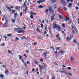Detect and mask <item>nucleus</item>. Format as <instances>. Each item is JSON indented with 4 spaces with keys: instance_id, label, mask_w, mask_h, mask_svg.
<instances>
[{
    "instance_id": "nucleus-22",
    "label": "nucleus",
    "mask_w": 79,
    "mask_h": 79,
    "mask_svg": "<svg viewBox=\"0 0 79 79\" xmlns=\"http://www.w3.org/2000/svg\"><path fill=\"white\" fill-rule=\"evenodd\" d=\"M12 35L11 34H7V36H8V37H10V36H11Z\"/></svg>"
},
{
    "instance_id": "nucleus-35",
    "label": "nucleus",
    "mask_w": 79,
    "mask_h": 79,
    "mask_svg": "<svg viewBox=\"0 0 79 79\" xmlns=\"http://www.w3.org/2000/svg\"><path fill=\"white\" fill-rule=\"evenodd\" d=\"M73 42H74V43H75V44H76V43H77V41H76V39H75V40H74L73 41Z\"/></svg>"
},
{
    "instance_id": "nucleus-3",
    "label": "nucleus",
    "mask_w": 79,
    "mask_h": 79,
    "mask_svg": "<svg viewBox=\"0 0 79 79\" xmlns=\"http://www.w3.org/2000/svg\"><path fill=\"white\" fill-rule=\"evenodd\" d=\"M53 9H52V7H50L49 10V13H53Z\"/></svg>"
},
{
    "instance_id": "nucleus-2",
    "label": "nucleus",
    "mask_w": 79,
    "mask_h": 79,
    "mask_svg": "<svg viewBox=\"0 0 79 79\" xmlns=\"http://www.w3.org/2000/svg\"><path fill=\"white\" fill-rule=\"evenodd\" d=\"M45 66H46V65L45 64H44V65H39V68L40 70L41 71H42V69L45 68Z\"/></svg>"
},
{
    "instance_id": "nucleus-40",
    "label": "nucleus",
    "mask_w": 79,
    "mask_h": 79,
    "mask_svg": "<svg viewBox=\"0 0 79 79\" xmlns=\"http://www.w3.org/2000/svg\"><path fill=\"white\" fill-rule=\"evenodd\" d=\"M18 32V33H21V32H22V30L19 31Z\"/></svg>"
},
{
    "instance_id": "nucleus-4",
    "label": "nucleus",
    "mask_w": 79,
    "mask_h": 79,
    "mask_svg": "<svg viewBox=\"0 0 79 79\" xmlns=\"http://www.w3.org/2000/svg\"><path fill=\"white\" fill-rule=\"evenodd\" d=\"M59 35H60V34H58L56 36V37H57V40L58 41H60V40H61V37H59Z\"/></svg>"
},
{
    "instance_id": "nucleus-12",
    "label": "nucleus",
    "mask_w": 79,
    "mask_h": 79,
    "mask_svg": "<svg viewBox=\"0 0 79 79\" xmlns=\"http://www.w3.org/2000/svg\"><path fill=\"white\" fill-rule=\"evenodd\" d=\"M7 23H8V20H6L5 23L3 25V26L4 27H6L7 26H6V24H7Z\"/></svg>"
},
{
    "instance_id": "nucleus-36",
    "label": "nucleus",
    "mask_w": 79,
    "mask_h": 79,
    "mask_svg": "<svg viewBox=\"0 0 79 79\" xmlns=\"http://www.w3.org/2000/svg\"><path fill=\"white\" fill-rule=\"evenodd\" d=\"M23 64H24L25 66H27V64H26V63L25 62H23Z\"/></svg>"
},
{
    "instance_id": "nucleus-61",
    "label": "nucleus",
    "mask_w": 79,
    "mask_h": 79,
    "mask_svg": "<svg viewBox=\"0 0 79 79\" xmlns=\"http://www.w3.org/2000/svg\"><path fill=\"white\" fill-rule=\"evenodd\" d=\"M26 74L27 75H28V74H29V73H28V70H27V72H26Z\"/></svg>"
},
{
    "instance_id": "nucleus-60",
    "label": "nucleus",
    "mask_w": 79,
    "mask_h": 79,
    "mask_svg": "<svg viewBox=\"0 0 79 79\" xmlns=\"http://www.w3.org/2000/svg\"><path fill=\"white\" fill-rule=\"evenodd\" d=\"M44 61V60L43 59H40V61L42 62V61Z\"/></svg>"
},
{
    "instance_id": "nucleus-16",
    "label": "nucleus",
    "mask_w": 79,
    "mask_h": 79,
    "mask_svg": "<svg viewBox=\"0 0 79 79\" xmlns=\"http://www.w3.org/2000/svg\"><path fill=\"white\" fill-rule=\"evenodd\" d=\"M47 54H48V53H47V52H45L44 53H43V55H44V56L45 57H46V55H47Z\"/></svg>"
},
{
    "instance_id": "nucleus-27",
    "label": "nucleus",
    "mask_w": 79,
    "mask_h": 79,
    "mask_svg": "<svg viewBox=\"0 0 79 79\" xmlns=\"http://www.w3.org/2000/svg\"><path fill=\"white\" fill-rule=\"evenodd\" d=\"M0 77H1V78H3V77H4V76L3 75L1 74L0 75Z\"/></svg>"
},
{
    "instance_id": "nucleus-20",
    "label": "nucleus",
    "mask_w": 79,
    "mask_h": 79,
    "mask_svg": "<svg viewBox=\"0 0 79 79\" xmlns=\"http://www.w3.org/2000/svg\"><path fill=\"white\" fill-rule=\"evenodd\" d=\"M50 48H52V50L54 51V52H55V49H54V48L53 46H51Z\"/></svg>"
},
{
    "instance_id": "nucleus-10",
    "label": "nucleus",
    "mask_w": 79,
    "mask_h": 79,
    "mask_svg": "<svg viewBox=\"0 0 79 79\" xmlns=\"http://www.w3.org/2000/svg\"><path fill=\"white\" fill-rule=\"evenodd\" d=\"M64 20H65V21H69V18L66 17L65 19H64Z\"/></svg>"
},
{
    "instance_id": "nucleus-51",
    "label": "nucleus",
    "mask_w": 79,
    "mask_h": 79,
    "mask_svg": "<svg viewBox=\"0 0 79 79\" xmlns=\"http://www.w3.org/2000/svg\"><path fill=\"white\" fill-rule=\"evenodd\" d=\"M22 15H23V12H21V13L20 14V16H22Z\"/></svg>"
},
{
    "instance_id": "nucleus-17",
    "label": "nucleus",
    "mask_w": 79,
    "mask_h": 79,
    "mask_svg": "<svg viewBox=\"0 0 79 79\" xmlns=\"http://www.w3.org/2000/svg\"><path fill=\"white\" fill-rule=\"evenodd\" d=\"M59 17L60 18V19H63V16H62V15H59Z\"/></svg>"
},
{
    "instance_id": "nucleus-11",
    "label": "nucleus",
    "mask_w": 79,
    "mask_h": 79,
    "mask_svg": "<svg viewBox=\"0 0 79 79\" xmlns=\"http://www.w3.org/2000/svg\"><path fill=\"white\" fill-rule=\"evenodd\" d=\"M56 5L54 4V5L52 6V8H54V9H56Z\"/></svg>"
},
{
    "instance_id": "nucleus-21",
    "label": "nucleus",
    "mask_w": 79,
    "mask_h": 79,
    "mask_svg": "<svg viewBox=\"0 0 79 79\" xmlns=\"http://www.w3.org/2000/svg\"><path fill=\"white\" fill-rule=\"evenodd\" d=\"M22 39H26V38L25 37V36H23V37H20Z\"/></svg>"
},
{
    "instance_id": "nucleus-54",
    "label": "nucleus",
    "mask_w": 79,
    "mask_h": 79,
    "mask_svg": "<svg viewBox=\"0 0 79 79\" xmlns=\"http://www.w3.org/2000/svg\"><path fill=\"white\" fill-rule=\"evenodd\" d=\"M35 64H38V63H37V62L36 61H35Z\"/></svg>"
},
{
    "instance_id": "nucleus-49",
    "label": "nucleus",
    "mask_w": 79,
    "mask_h": 79,
    "mask_svg": "<svg viewBox=\"0 0 79 79\" xmlns=\"http://www.w3.org/2000/svg\"><path fill=\"white\" fill-rule=\"evenodd\" d=\"M60 49V47L57 48H56V50H59Z\"/></svg>"
},
{
    "instance_id": "nucleus-62",
    "label": "nucleus",
    "mask_w": 79,
    "mask_h": 79,
    "mask_svg": "<svg viewBox=\"0 0 79 79\" xmlns=\"http://www.w3.org/2000/svg\"><path fill=\"white\" fill-rule=\"evenodd\" d=\"M2 46H5V43L2 44H1Z\"/></svg>"
},
{
    "instance_id": "nucleus-38",
    "label": "nucleus",
    "mask_w": 79,
    "mask_h": 79,
    "mask_svg": "<svg viewBox=\"0 0 79 79\" xmlns=\"http://www.w3.org/2000/svg\"><path fill=\"white\" fill-rule=\"evenodd\" d=\"M16 9H17V10H19L20 9L19 6H17L16 7Z\"/></svg>"
},
{
    "instance_id": "nucleus-31",
    "label": "nucleus",
    "mask_w": 79,
    "mask_h": 79,
    "mask_svg": "<svg viewBox=\"0 0 79 79\" xmlns=\"http://www.w3.org/2000/svg\"><path fill=\"white\" fill-rule=\"evenodd\" d=\"M19 38H18L17 37H16V38H15V40L16 41H17V40H19Z\"/></svg>"
},
{
    "instance_id": "nucleus-42",
    "label": "nucleus",
    "mask_w": 79,
    "mask_h": 79,
    "mask_svg": "<svg viewBox=\"0 0 79 79\" xmlns=\"http://www.w3.org/2000/svg\"><path fill=\"white\" fill-rule=\"evenodd\" d=\"M60 53H64V51H60Z\"/></svg>"
},
{
    "instance_id": "nucleus-34",
    "label": "nucleus",
    "mask_w": 79,
    "mask_h": 79,
    "mask_svg": "<svg viewBox=\"0 0 79 79\" xmlns=\"http://www.w3.org/2000/svg\"><path fill=\"white\" fill-rule=\"evenodd\" d=\"M67 74H69L70 76H73V74L71 73H69Z\"/></svg>"
},
{
    "instance_id": "nucleus-44",
    "label": "nucleus",
    "mask_w": 79,
    "mask_h": 79,
    "mask_svg": "<svg viewBox=\"0 0 79 79\" xmlns=\"http://www.w3.org/2000/svg\"><path fill=\"white\" fill-rule=\"evenodd\" d=\"M74 27H75V26L74 25H72V29H74Z\"/></svg>"
},
{
    "instance_id": "nucleus-7",
    "label": "nucleus",
    "mask_w": 79,
    "mask_h": 79,
    "mask_svg": "<svg viewBox=\"0 0 79 79\" xmlns=\"http://www.w3.org/2000/svg\"><path fill=\"white\" fill-rule=\"evenodd\" d=\"M54 18H55V14H53L52 15V16L51 20L52 21H53L54 19Z\"/></svg>"
},
{
    "instance_id": "nucleus-28",
    "label": "nucleus",
    "mask_w": 79,
    "mask_h": 79,
    "mask_svg": "<svg viewBox=\"0 0 79 79\" xmlns=\"http://www.w3.org/2000/svg\"><path fill=\"white\" fill-rule=\"evenodd\" d=\"M12 13H15L16 12V10H12Z\"/></svg>"
},
{
    "instance_id": "nucleus-48",
    "label": "nucleus",
    "mask_w": 79,
    "mask_h": 79,
    "mask_svg": "<svg viewBox=\"0 0 79 79\" xmlns=\"http://www.w3.org/2000/svg\"><path fill=\"white\" fill-rule=\"evenodd\" d=\"M67 69H69V70H71V67H67Z\"/></svg>"
},
{
    "instance_id": "nucleus-26",
    "label": "nucleus",
    "mask_w": 79,
    "mask_h": 79,
    "mask_svg": "<svg viewBox=\"0 0 79 79\" xmlns=\"http://www.w3.org/2000/svg\"><path fill=\"white\" fill-rule=\"evenodd\" d=\"M56 2V0H53L52 1V3H54Z\"/></svg>"
},
{
    "instance_id": "nucleus-1",
    "label": "nucleus",
    "mask_w": 79,
    "mask_h": 79,
    "mask_svg": "<svg viewBox=\"0 0 79 79\" xmlns=\"http://www.w3.org/2000/svg\"><path fill=\"white\" fill-rule=\"evenodd\" d=\"M53 28H54V29H56V30L58 32H59L61 31V27L55 25L54 26V27H53Z\"/></svg>"
},
{
    "instance_id": "nucleus-57",
    "label": "nucleus",
    "mask_w": 79,
    "mask_h": 79,
    "mask_svg": "<svg viewBox=\"0 0 79 79\" xmlns=\"http://www.w3.org/2000/svg\"><path fill=\"white\" fill-rule=\"evenodd\" d=\"M62 66L63 67H64V68H66V67L65 65H63Z\"/></svg>"
},
{
    "instance_id": "nucleus-53",
    "label": "nucleus",
    "mask_w": 79,
    "mask_h": 79,
    "mask_svg": "<svg viewBox=\"0 0 79 79\" xmlns=\"http://www.w3.org/2000/svg\"><path fill=\"white\" fill-rule=\"evenodd\" d=\"M47 26H46V27H45V31H47Z\"/></svg>"
},
{
    "instance_id": "nucleus-46",
    "label": "nucleus",
    "mask_w": 79,
    "mask_h": 79,
    "mask_svg": "<svg viewBox=\"0 0 79 79\" xmlns=\"http://www.w3.org/2000/svg\"><path fill=\"white\" fill-rule=\"evenodd\" d=\"M8 52L10 54H11V52L10 50H8Z\"/></svg>"
},
{
    "instance_id": "nucleus-9",
    "label": "nucleus",
    "mask_w": 79,
    "mask_h": 79,
    "mask_svg": "<svg viewBox=\"0 0 79 79\" xmlns=\"http://www.w3.org/2000/svg\"><path fill=\"white\" fill-rule=\"evenodd\" d=\"M5 74H7V75H8V73H9V72H8V70H6L5 71Z\"/></svg>"
},
{
    "instance_id": "nucleus-56",
    "label": "nucleus",
    "mask_w": 79,
    "mask_h": 79,
    "mask_svg": "<svg viewBox=\"0 0 79 79\" xmlns=\"http://www.w3.org/2000/svg\"><path fill=\"white\" fill-rule=\"evenodd\" d=\"M33 13V11H31V12H30V15H32V13Z\"/></svg>"
},
{
    "instance_id": "nucleus-45",
    "label": "nucleus",
    "mask_w": 79,
    "mask_h": 79,
    "mask_svg": "<svg viewBox=\"0 0 79 79\" xmlns=\"http://www.w3.org/2000/svg\"><path fill=\"white\" fill-rule=\"evenodd\" d=\"M45 11L46 13H48V9H46V10H45Z\"/></svg>"
},
{
    "instance_id": "nucleus-58",
    "label": "nucleus",
    "mask_w": 79,
    "mask_h": 79,
    "mask_svg": "<svg viewBox=\"0 0 79 79\" xmlns=\"http://www.w3.org/2000/svg\"><path fill=\"white\" fill-rule=\"evenodd\" d=\"M32 15H36V13H33L32 14Z\"/></svg>"
},
{
    "instance_id": "nucleus-24",
    "label": "nucleus",
    "mask_w": 79,
    "mask_h": 79,
    "mask_svg": "<svg viewBox=\"0 0 79 79\" xmlns=\"http://www.w3.org/2000/svg\"><path fill=\"white\" fill-rule=\"evenodd\" d=\"M69 24H73V22H72V21H69Z\"/></svg>"
},
{
    "instance_id": "nucleus-13",
    "label": "nucleus",
    "mask_w": 79,
    "mask_h": 79,
    "mask_svg": "<svg viewBox=\"0 0 79 79\" xmlns=\"http://www.w3.org/2000/svg\"><path fill=\"white\" fill-rule=\"evenodd\" d=\"M6 8L8 9V10L10 12H11V8H10V7H6Z\"/></svg>"
},
{
    "instance_id": "nucleus-14",
    "label": "nucleus",
    "mask_w": 79,
    "mask_h": 79,
    "mask_svg": "<svg viewBox=\"0 0 79 79\" xmlns=\"http://www.w3.org/2000/svg\"><path fill=\"white\" fill-rule=\"evenodd\" d=\"M28 8H27V7L26 6L25 7V9L24 11H25V12H27V11H28Z\"/></svg>"
},
{
    "instance_id": "nucleus-6",
    "label": "nucleus",
    "mask_w": 79,
    "mask_h": 79,
    "mask_svg": "<svg viewBox=\"0 0 79 79\" xmlns=\"http://www.w3.org/2000/svg\"><path fill=\"white\" fill-rule=\"evenodd\" d=\"M73 36L72 35H71L70 37V38L69 37H68L67 38V40H69V41L70 40H71V39H72V38H73Z\"/></svg>"
},
{
    "instance_id": "nucleus-59",
    "label": "nucleus",
    "mask_w": 79,
    "mask_h": 79,
    "mask_svg": "<svg viewBox=\"0 0 79 79\" xmlns=\"http://www.w3.org/2000/svg\"><path fill=\"white\" fill-rule=\"evenodd\" d=\"M36 31H38V32H40L39 31V27H37Z\"/></svg>"
},
{
    "instance_id": "nucleus-55",
    "label": "nucleus",
    "mask_w": 79,
    "mask_h": 79,
    "mask_svg": "<svg viewBox=\"0 0 79 79\" xmlns=\"http://www.w3.org/2000/svg\"><path fill=\"white\" fill-rule=\"evenodd\" d=\"M27 64H30V62H29V61H27Z\"/></svg>"
},
{
    "instance_id": "nucleus-8",
    "label": "nucleus",
    "mask_w": 79,
    "mask_h": 79,
    "mask_svg": "<svg viewBox=\"0 0 79 79\" xmlns=\"http://www.w3.org/2000/svg\"><path fill=\"white\" fill-rule=\"evenodd\" d=\"M60 72H61L62 73H64V74H68V73H66V71H60Z\"/></svg>"
},
{
    "instance_id": "nucleus-25",
    "label": "nucleus",
    "mask_w": 79,
    "mask_h": 79,
    "mask_svg": "<svg viewBox=\"0 0 79 79\" xmlns=\"http://www.w3.org/2000/svg\"><path fill=\"white\" fill-rule=\"evenodd\" d=\"M19 59H22V58H23V57H22L21 56V55H19Z\"/></svg>"
},
{
    "instance_id": "nucleus-39",
    "label": "nucleus",
    "mask_w": 79,
    "mask_h": 79,
    "mask_svg": "<svg viewBox=\"0 0 79 79\" xmlns=\"http://www.w3.org/2000/svg\"><path fill=\"white\" fill-rule=\"evenodd\" d=\"M14 31H18V28H14Z\"/></svg>"
},
{
    "instance_id": "nucleus-32",
    "label": "nucleus",
    "mask_w": 79,
    "mask_h": 79,
    "mask_svg": "<svg viewBox=\"0 0 79 79\" xmlns=\"http://www.w3.org/2000/svg\"><path fill=\"white\" fill-rule=\"evenodd\" d=\"M70 59L71 60V61H73V60H74V58L73 57H71Z\"/></svg>"
},
{
    "instance_id": "nucleus-30",
    "label": "nucleus",
    "mask_w": 79,
    "mask_h": 79,
    "mask_svg": "<svg viewBox=\"0 0 79 79\" xmlns=\"http://www.w3.org/2000/svg\"><path fill=\"white\" fill-rule=\"evenodd\" d=\"M30 17L31 18V19H33V18H33V15H31Z\"/></svg>"
},
{
    "instance_id": "nucleus-37",
    "label": "nucleus",
    "mask_w": 79,
    "mask_h": 79,
    "mask_svg": "<svg viewBox=\"0 0 79 79\" xmlns=\"http://www.w3.org/2000/svg\"><path fill=\"white\" fill-rule=\"evenodd\" d=\"M55 78H56L55 77L53 76L52 77L51 79H55Z\"/></svg>"
},
{
    "instance_id": "nucleus-19",
    "label": "nucleus",
    "mask_w": 79,
    "mask_h": 79,
    "mask_svg": "<svg viewBox=\"0 0 79 79\" xmlns=\"http://www.w3.org/2000/svg\"><path fill=\"white\" fill-rule=\"evenodd\" d=\"M27 3V1H26L24 3V5H23L24 7V6H26Z\"/></svg>"
},
{
    "instance_id": "nucleus-41",
    "label": "nucleus",
    "mask_w": 79,
    "mask_h": 79,
    "mask_svg": "<svg viewBox=\"0 0 79 79\" xmlns=\"http://www.w3.org/2000/svg\"><path fill=\"white\" fill-rule=\"evenodd\" d=\"M17 15V13H15L14 14L15 17V18H16V15Z\"/></svg>"
},
{
    "instance_id": "nucleus-64",
    "label": "nucleus",
    "mask_w": 79,
    "mask_h": 79,
    "mask_svg": "<svg viewBox=\"0 0 79 79\" xmlns=\"http://www.w3.org/2000/svg\"><path fill=\"white\" fill-rule=\"evenodd\" d=\"M26 52L27 53H29V50H26Z\"/></svg>"
},
{
    "instance_id": "nucleus-29",
    "label": "nucleus",
    "mask_w": 79,
    "mask_h": 79,
    "mask_svg": "<svg viewBox=\"0 0 79 79\" xmlns=\"http://www.w3.org/2000/svg\"><path fill=\"white\" fill-rule=\"evenodd\" d=\"M12 23H15V19H12Z\"/></svg>"
},
{
    "instance_id": "nucleus-5",
    "label": "nucleus",
    "mask_w": 79,
    "mask_h": 79,
    "mask_svg": "<svg viewBox=\"0 0 79 79\" xmlns=\"http://www.w3.org/2000/svg\"><path fill=\"white\" fill-rule=\"evenodd\" d=\"M46 0H40L37 2V3H38L40 4L41 3H43V2H45Z\"/></svg>"
},
{
    "instance_id": "nucleus-63",
    "label": "nucleus",
    "mask_w": 79,
    "mask_h": 79,
    "mask_svg": "<svg viewBox=\"0 0 79 79\" xmlns=\"http://www.w3.org/2000/svg\"><path fill=\"white\" fill-rule=\"evenodd\" d=\"M34 44L35 45H37V43H36V42H34Z\"/></svg>"
},
{
    "instance_id": "nucleus-23",
    "label": "nucleus",
    "mask_w": 79,
    "mask_h": 79,
    "mask_svg": "<svg viewBox=\"0 0 79 79\" xmlns=\"http://www.w3.org/2000/svg\"><path fill=\"white\" fill-rule=\"evenodd\" d=\"M61 7H59L58 9V11L59 12H60V10H61Z\"/></svg>"
},
{
    "instance_id": "nucleus-33",
    "label": "nucleus",
    "mask_w": 79,
    "mask_h": 79,
    "mask_svg": "<svg viewBox=\"0 0 79 79\" xmlns=\"http://www.w3.org/2000/svg\"><path fill=\"white\" fill-rule=\"evenodd\" d=\"M54 64H55V65L56 66H58V64H57L56 62H54Z\"/></svg>"
},
{
    "instance_id": "nucleus-47",
    "label": "nucleus",
    "mask_w": 79,
    "mask_h": 79,
    "mask_svg": "<svg viewBox=\"0 0 79 79\" xmlns=\"http://www.w3.org/2000/svg\"><path fill=\"white\" fill-rule=\"evenodd\" d=\"M62 27H65V25L64 23L62 24Z\"/></svg>"
},
{
    "instance_id": "nucleus-15",
    "label": "nucleus",
    "mask_w": 79,
    "mask_h": 79,
    "mask_svg": "<svg viewBox=\"0 0 79 79\" xmlns=\"http://www.w3.org/2000/svg\"><path fill=\"white\" fill-rule=\"evenodd\" d=\"M56 23H57L55 21V22H54V23L53 24V27H54V26H57V25H56Z\"/></svg>"
},
{
    "instance_id": "nucleus-43",
    "label": "nucleus",
    "mask_w": 79,
    "mask_h": 79,
    "mask_svg": "<svg viewBox=\"0 0 79 79\" xmlns=\"http://www.w3.org/2000/svg\"><path fill=\"white\" fill-rule=\"evenodd\" d=\"M41 28H43V27H44V25L42 24V23L41 24Z\"/></svg>"
},
{
    "instance_id": "nucleus-52",
    "label": "nucleus",
    "mask_w": 79,
    "mask_h": 79,
    "mask_svg": "<svg viewBox=\"0 0 79 79\" xmlns=\"http://www.w3.org/2000/svg\"><path fill=\"white\" fill-rule=\"evenodd\" d=\"M62 3H65V1L64 0H62Z\"/></svg>"
},
{
    "instance_id": "nucleus-18",
    "label": "nucleus",
    "mask_w": 79,
    "mask_h": 79,
    "mask_svg": "<svg viewBox=\"0 0 79 79\" xmlns=\"http://www.w3.org/2000/svg\"><path fill=\"white\" fill-rule=\"evenodd\" d=\"M39 8H43V6H42V5H40L38 6Z\"/></svg>"
},
{
    "instance_id": "nucleus-50",
    "label": "nucleus",
    "mask_w": 79,
    "mask_h": 79,
    "mask_svg": "<svg viewBox=\"0 0 79 79\" xmlns=\"http://www.w3.org/2000/svg\"><path fill=\"white\" fill-rule=\"evenodd\" d=\"M71 5H72V4L69 3V7H71Z\"/></svg>"
}]
</instances>
